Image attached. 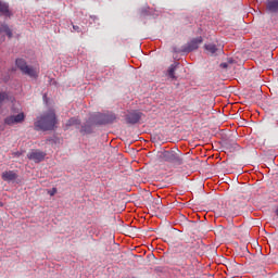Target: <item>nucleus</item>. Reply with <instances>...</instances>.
Masks as SVG:
<instances>
[{
    "mask_svg": "<svg viewBox=\"0 0 278 278\" xmlns=\"http://www.w3.org/2000/svg\"><path fill=\"white\" fill-rule=\"evenodd\" d=\"M58 117H55V111L53 110H50L47 113H45L35 123V127H38V129H41L42 131H51L52 129H55Z\"/></svg>",
    "mask_w": 278,
    "mask_h": 278,
    "instance_id": "obj_1",
    "label": "nucleus"
},
{
    "mask_svg": "<svg viewBox=\"0 0 278 278\" xmlns=\"http://www.w3.org/2000/svg\"><path fill=\"white\" fill-rule=\"evenodd\" d=\"M15 64L17 68H20V71L23 73V75H27L30 77V79H38V75L40 73L38 67L27 65V62H25L23 59H17Z\"/></svg>",
    "mask_w": 278,
    "mask_h": 278,
    "instance_id": "obj_2",
    "label": "nucleus"
},
{
    "mask_svg": "<svg viewBox=\"0 0 278 278\" xmlns=\"http://www.w3.org/2000/svg\"><path fill=\"white\" fill-rule=\"evenodd\" d=\"M162 160L164 162H170V164H177V166H181V164H184L181 152L165 151L162 154Z\"/></svg>",
    "mask_w": 278,
    "mask_h": 278,
    "instance_id": "obj_3",
    "label": "nucleus"
},
{
    "mask_svg": "<svg viewBox=\"0 0 278 278\" xmlns=\"http://www.w3.org/2000/svg\"><path fill=\"white\" fill-rule=\"evenodd\" d=\"M25 122V113L21 112L17 115L12 114L4 118V125L9 127H14V125H21V123Z\"/></svg>",
    "mask_w": 278,
    "mask_h": 278,
    "instance_id": "obj_4",
    "label": "nucleus"
},
{
    "mask_svg": "<svg viewBox=\"0 0 278 278\" xmlns=\"http://www.w3.org/2000/svg\"><path fill=\"white\" fill-rule=\"evenodd\" d=\"M97 125H108V123H113L116 121V115L114 114H96Z\"/></svg>",
    "mask_w": 278,
    "mask_h": 278,
    "instance_id": "obj_5",
    "label": "nucleus"
},
{
    "mask_svg": "<svg viewBox=\"0 0 278 278\" xmlns=\"http://www.w3.org/2000/svg\"><path fill=\"white\" fill-rule=\"evenodd\" d=\"M28 160H33L36 164H40V162L45 161V157H47V153L40 150H31L27 154Z\"/></svg>",
    "mask_w": 278,
    "mask_h": 278,
    "instance_id": "obj_6",
    "label": "nucleus"
},
{
    "mask_svg": "<svg viewBox=\"0 0 278 278\" xmlns=\"http://www.w3.org/2000/svg\"><path fill=\"white\" fill-rule=\"evenodd\" d=\"M201 42H203V38L201 37L193 39L187 46L182 47L181 51L184 53H190L191 51H195V49H199V45H201Z\"/></svg>",
    "mask_w": 278,
    "mask_h": 278,
    "instance_id": "obj_7",
    "label": "nucleus"
},
{
    "mask_svg": "<svg viewBox=\"0 0 278 278\" xmlns=\"http://www.w3.org/2000/svg\"><path fill=\"white\" fill-rule=\"evenodd\" d=\"M142 118V113L140 111H131L126 115V122L130 125H136Z\"/></svg>",
    "mask_w": 278,
    "mask_h": 278,
    "instance_id": "obj_8",
    "label": "nucleus"
},
{
    "mask_svg": "<svg viewBox=\"0 0 278 278\" xmlns=\"http://www.w3.org/2000/svg\"><path fill=\"white\" fill-rule=\"evenodd\" d=\"M92 125H98L97 115L91 116L89 121L84 126H81V134H92Z\"/></svg>",
    "mask_w": 278,
    "mask_h": 278,
    "instance_id": "obj_9",
    "label": "nucleus"
},
{
    "mask_svg": "<svg viewBox=\"0 0 278 278\" xmlns=\"http://www.w3.org/2000/svg\"><path fill=\"white\" fill-rule=\"evenodd\" d=\"M2 179L3 181H14L18 179V174L14 170H7L2 173Z\"/></svg>",
    "mask_w": 278,
    "mask_h": 278,
    "instance_id": "obj_10",
    "label": "nucleus"
},
{
    "mask_svg": "<svg viewBox=\"0 0 278 278\" xmlns=\"http://www.w3.org/2000/svg\"><path fill=\"white\" fill-rule=\"evenodd\" d=\"M266 10L270 14L278 12V0H268L266 3Z\"/></svg>",
    "mask_w": 278,
    "mask_h": 278,
    "instance_id": "obj_11",
    "label": "nucleus"
},
{
    "mask_svg": "<svg viewBox=\"0 0 278 278\" xmlns=\"http://www.w3.org/2000/svg\"><path fill=\"white\" fill-rule=\"evenodd\" d=\"M0 16H4V18H10V5L8 3L0 1Z\"/></svg>",
    "mask_w": 278,
    "mask_h": 278,
    "instance_id": "obj_12",
    "label": "nucleus"
},
{
    "mask_svg": "<svg viewBox=\"0 0 278 278\" xmlns=\"http://www.w3.org/2000/svg\"><path fill=\"white\" fill-rule=\"evenodd\" d=\"M177 66H179V64L174 63L168 67L167 75L170 79H177V76H175V71H177Z\"/></svg>",
    "mask_w": 278,
    "mask_h": 278,
    "instance_id": "obj_13",
    "label": "nucleus"
},
{
    "mask_svg": "<svg viewBox=\"0 0 278 278\" xmlns=\"http://www.w3.org/2000/svg\"><path fill=\"white\" fill-rule=\"evenodd\" d=\"M0 34H5L8 38H12V29L5 24L0 25Z\"/></svg>",
    "mask_w": 278,
    "mask_h": 278,
    "instance_id": "obj_14",
    "label": "nucleus"
},
{
    "mask_svg": "<svg viewBox=\"0 0 278 278\" xmlns=\"http://www.w3.org/2000/svg\"><path fill=\"white\" fill-rule=\"evenodd\" d=\"M79 124H80V122H79L78 118L72 117V118H70V119L67 121L66 127H73V126L79 127Z\"/></svg>",
    "mask_w": 278,
    "mask_h": 278,
    "instance_id": "obj_15",
    "label": "nucleus"
},
{
    "mask_svg": "<svg viewBox=\"0 0 278 278\" xmlns=\"http://www.w3.org/2000/svg\"><path fill=\"white\" fill-rule=\"evenodd\" d=\"M204 47H205L206 51H208V53H211L212 55H214V53H216V51H218V48L214 43H208V45H205Z\"/></svg>",
    "mask_w": 278,
    "mask_h": 278,
    "instance_id": "obj_16",
    "label": "nucleus"
},
{
    "mask_svg": "<svg viewBox=\"0 0 278 278\" xmlns=\"http://www.w3.org/2000/svg\"><path fill=\"white\" fill-rule=\"evenodd\" d=\"M8 99V93L7 92H0V105Z\"/></svg>",
    "mask_w": 278,
    "mask_h": 278,
    "instance_id": "obj_17",
    "label": "nucleus"
},
{
    "mask_svg": "<svg viewBox=\"0 0 278 278\" xmlns=\"http://www.w3.org/2000/svg\"><path fill=\"white\" fill-rule=\"evenodd\" d=\"M48 194H50V197H55V194H58V189L52 188V190L48 191Z\"/></svg>",
    "mask_w": 278,
    "mask_h": 278,
    "instance_id": "obj_18",
    "label": "nucleus"
},
{
    "mask_svg": "<svg viewBox=\"0 0 278 278\" xmlns=\"http://www.w3.org/2000/svg\"><path fill=\"white\" fill-rule=\"evenodd\" d=\"M13 157H21V155H23V152L21 151H16L12 153Z\"/></svg>",
    "mask_w": 278,
    "mask_h": 278,
    "instance_id": "obj_19",
    "label": "nucleus"
},
{
    "mask_svg": "<svg viewBox=\"0 0 278 278\" xmlns=\"http://www.w3.org/2000/svg\"><path fill=\"white\" fill-rule=\"evenodd\" d=\"M73 29H74V31H78V33L80 31L79 26H75V25H74V26H73Z\"/></svg>",
    "mask_w": 278,
    "mask_h": 278,
    "instance_id": "obj_20",
    "label": "nucleus"
},
{
    "mask_svg": "<svg viewBox=\"0 0 278 278\" xmlns=\"http://www.w3.org/2000/svg\"><path fill=\"white\" fill-rule=\"evenodd\" d=\"M227 66H228L227 63H222V64H220V67H222V68H227Z\"/></svg>",
    "mask_w": 278,
    "mask_h": 278,
    "instance_id": "obj_21",
    "label": "nucleus"
}]
</instances>
